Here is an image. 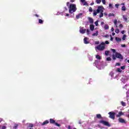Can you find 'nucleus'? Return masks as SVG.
I'll return each instance as SVG.
<instances>
[{
  "label": "nucleus",
  "mask_w": 129,
  "mask_h": 129,
  "mask_svg": "<svg viewBox=\"0 0 129 129\" xmlns=\"http://www.w3.org/2000/svg\"><path fill=\"white\" fill-rule=\"evenodd\" d=\"M103 10H104V8H103V6H98V9L96 10V11H93V16H96V15L99 14L100 13L99 18H102V17H103Z\"/></svg>",
  "instance_id": "f257e3e1"
},
{
  "label": "nucleus",
  "mask_w": 129,
  "mask_h": 129,
  "mask_svg": "<svg viewBox=\"0 0 129 129\" xmlns=\"http://www.w3.org/2000/svg\"><path fill=\"white\" fill-rule=\"evenodd\" d=\"M77 11V8H76V5L75 4H71L70 5V9L69 10V12L70 14H73V13H75V12Z\"/></svg>",
  "instance_id": "f03ea898"
},
{
  "label": "nucleus",
  "mask_w": 129,
  "mask_h": 129,
  "mask_svg": "<svg viewBox=\"0 0 129 129\" xmlns=\"http://www.w3.org/2000/svg\"><path fill=\"white\" fill-rule=\"evenodd\" d=\"M105 43L104 42L101 43L100 44L98 45L96 48L97 49V50H99V51H103L104 49H105V46L104 45Z\"/></svg>",
  "instance_id": "7ed1b4c3"
},
{
  "label": "nucleus",
  "mask_w": 129,
  "mask_h": 129,
  "mask_svg": "<svg viewBox=\"0 0 129 129\" xmlns=\"http://www.w3.org/2000/svg\"><path fill=\"white\" fill-rule=\"evenodd\" d=\"M49 122L51 124H55V125H56V126H58V127L61 126V125L60 124L56 122V121H55V120H54V119L50 118L49 119Z\"/></svg>",
  "instance_id": "20e7f679"
},
{
  "label": "nucleus",
  "mask_w": 129,
  "mask_h": 129,
  "mask_svg": "<svg viewBox=\"0 0 129 129\" xmlns=\"http://www.w3.org/2000/svg\"><path fill=\"white\" fill-rule=\"evenodd\" d=\"M108 114L109 115V118L114 120V119L115 118V112H109L108 113Z\"/></svg>",
  "instance_id": "39448f33"
},
{
  "label": "nucleus",
  "mask_w": 129,
  "mask_h": 129,
  "mask_svg": "<svg viewBox=\"0 0 129 129\" xmlns=\"http://www.w3.org/2000/svg\"><path fill=\"white\" fill-rule=\"evenodd\" d=\"M100 123H102V124H103L104 125H105L106 126H110V125L109 124V122L105 121V120H100L99 121Z\"/></svg>",
  "instance_id": "423d86ee"
},
{
  "label": "nucleus",
  "mask_w": 129,
  "mask_h": 129,
  "mask_svg": "<svg viewBox=\"0 0 129 129\" xmlns=\"http://www.w3.org/2000/svg\"><path fill=\"white\" fill-rule=\"evenodd\" d=\"M115 56L116 58H118V59H120L121 60H123V56L120 53L116 52Z\"/></svg>",
  "instance_id": "0eeeda50"
},
{
  "label": "nucleus",
  "mask_w": 129,
  "mask_h": 129,
  "mask_svg": "<svg viewBox=\"0 0 129 129\" xmlns=\"http://www.w3.org/2000/svg\"><path fill=\"white\" fill-rule=\"evenodd\" d=\"M118 121H119V122H120L121 123H125V120L124 119H123L122 118H119Z\"/></svg>",
  "instance_id": "6e6552de"
},
{
  "label": "nucleus",
  "mask_w": 129,
  "mask_h": 129,
  "mask_svg": "<svg viewBox=\"0 0 129 129\" xmlns=\"http://www.w3.org/2000/svg\"><path fill=\"white\" fill-rule=\"evenodd\" d=\"M83 15V14L82 13H79V14L76 16V19H77V20H79V19H80V18L82 17Z\"/></svg>",
  "instance_id": "1a4fd4ad"
},
{
  "label": "nucleus",
  "mask_w": 129,
  "mask_h": 129,
  "mask_svg": "<svg viewBox=\"0 0 129 129\" xmlns=\"http://www.w3.org/2000/svg\"><path fill=\"white\" fill-rule=\"evenodd\" d=\"M121 115H123V113H122V111H120L118 112V114L116 115V117H120Z\"/></svg>",
  "instance_id": "9d476101"
},
{
  "label": "nucleus",
  "mask_w": 129,
  "mask_h": 129,
  "mask_svg": "<svg viewBox=\"0 0 129 129\" xmlns=\"http://www.w3.org/2000/svg\"><path fill=\"white\" fill-rule=\"evenodd\" d=\"M80 32L81 34H85V32H86V29H81L80 30Z\"/></svg>",
  "instance_id": "9b49d317"
},
{
  "label": "nucleus",
  "mask_w": 129,
  "mask_h": 129,
  "mask_svg": "<svg viewBox=\"0 0 129 129\" xmlns=\"http://www.w3.org/2000/svg\"><path fill=\"white\" fill-rule=\"evenodd\" d=\"M88 20H89V23H90V24H93V23L94 22V21H93V19H92L91 17H88Z\"/></svg>",
  "instance_id": "f8f14e48"
},
{
  "label": "nucleus",
  "mask_w": 129,
  "mask_h": 129,
  "mask_svg": "<svg viewBox=\"0 0 129 129\" xmlns=\"http://www.w3.org/2000/svg\"><path fill=\"white\" fill-rule=\"evenodd\" d=\"M49 123V120H46L43 123H41V125H45V124H48Z\"/></svg>",
  "instance_id": "ddd939ff"
},
{
  "label": "nucleus",
  "mask_w": 129,
  "mask_h": 129,
  "mask_svg": "<svg viewBox=\"0 0 129 129\" xmlns=\"http://www.w3.org/2000/svg\"><path fill=\"white\" fill-rule=\"evenodd\" d=\"M96 118H99V119H102V116H101V114H97L96 115Z\"/></svg>",
  "instance_id": "4468645a"
},
{
  "label": "nucleus",
  "mask_w": 129,
  "mask_h": 129,
  "mask_svg": "<svg viewBox=\"0 0 129 129\" xmlns=\"http://www.w3.org/2000/svg\"><path fill=\"white\" fill-rule=\"evenodd\" d=\"M84 44H89V41H87V37H85L84 39Z\"/></svg>",
  "instance_id": "2eb2a0df"
},
{
  "label": "nucleus",
  "mask_w": 129,
  "mask_h": 129,
  "mask_svg": "<svg viewBox=\"0 0 129 129\" xmlns=\"http://www.w3.org/2000/svg\"><path fill=\"white\" fill-rule=\"evenodd\" d=\"M90 29L91 31H94V25H93V24L90 25Z\"/></svg>",
  "instance_id": "dca6fc26"
},
{
  "label": "nucleus",
  "mask_w": 129,
  "mask_h": 129,
  "mask_svg": "<svg viewBox=\"0 0 129 129\" xmlns=\"http://www.w3.org/2000/svg\"><path fill=\"white\" fill-rule=\"evenodd\" d=\"M104 28L105 30H108L109 29V26L107 24H105Z\"/></svg>",
  "instance_id": "f3484780"
},
{
  "label": "nucleus",
  "mask_w": 129,
  "mask_h": 129,
  "mask_svg": "<svg viewBox=\"0 0 129 129\" xmlns=\"http://www.w3.org/2000/svg\"><path fill=\"white\" fill-rule=\"evenodd\" d=\"M115 40L117 42H120L121 41V38L119 37H115Z\"/></svg>",
  "instance_id": "a211bd4d"
},
{
  "label": "nucleus",
  "mask_w": 129,
  "mask_h": 129,
  "mask_svg": "<svg viewBox=\"0 0 129 129\" xmlns=\"http://www.w3.org/2000/svg\"><path fill=\"white\" fill-rule=\"evenodd\" d=\"M114 24V25L117 27V20L116 19L114 20V22H113Z\"/></svg>",
  "instance_id": "6ab92c4d"
},
{
  "label": "nucleus",
  "mask_w": 129,
  "mask_h": 129,
  "mask_svg": "<svg viewBox=\"0 0 129 129\" xmlns=\"http://www.w3.org/2000/svg\"><path fill=\"white\" fill-rule=\"evenodd\" d=\"M92 36H93V37H94V36H98V31H97L96 32V33H93V34H92Z\"/></svg>",
  "instance_id": "aec40b11"
},
{
  "label": "nucleus",
  "mask_w": 129,
  "mask_h": 129,
  "mask_svg": "<svg viewBox=\"0 0 129 129\" xmlns=\"http://www.w3.org/2000/svg\"><path fill=\"white\" fill-rule=\"evenodd\" d=\"M96 59H98V60H100L101 59V57L99 55H96Z\"/></svg>",
  "instance_id": "412c9836"
},
{
  "label": "nucleus",
  "mask_w": 129,
  "mask_h": 129,
  "mask_svg": "<svg viewBox=\"0 0 129 129\" xmlns=\"http://www.w3.org/2000/svg\"><path fill=\"white\" fill-rule=\"evenodd\" d=\"M18 126H19V124H15L14 126L13 127V129H17V128H18Z\"/></svg>",
  "instance_id": "4be33fe9"
},
{
  "label": "nucleus",
  "mask_w": 129,
  "mask_h": 129,
  "mask_svg": "<svg viewBox=\"0 0 129 129\" xmlns=\"http://www.w3.org/2000/svg\"><path fill=\"white\" fill-rule=\"evenodd\" d=\"M126 8H125V6H123V7H122L121 11H126Z\"/></svg>",
  "instance_id": "5701e85b"
},
{
  "label": "nucleus",
  "mask_w": 129,
  "mask_h": 129,
  "mask_svg": "<svg viewBox=\"0 0 129 129\" xmlns=\"http://www.w3.org/2000/svg\"><path fill=\"white\" fill-rule=\"evenodd\" d=\"M115 15L113 13H109L108 14L109 17H114Z\"/></svg>",
  "instance_id": "b1692460"
},
{
  "label": "nucleus",
  "mask_w": 129,
  "mask_h": 129,
  "mask_svg": "<svg viewBox=\"0 0 129 129\" xmlns=\"http://www.w3.org/2000/svg\"><path fill=\"white\" fill-rule=\"evenodd\" d=\"M126 39V35H125L124 34V35H123L122 39L123 40V41H124V40H125Z\"/></svg>",
  "instance_id": "393cba45"
},
{
  "label": "nucleus",
  "mask_w": 129,
  "mask_h": 129,
  "mask_svg": "<svg viewBox=\"0 0 129 129\" xmlns=\"http://www.w3.org/2000/svg\"><path fill=\"white\" fill-rule=\"evenodd\" d=\"M121 105H122V106H126V104H125V103L123 101H121Z\"/></svg>",
  "instance_id": "a878e982"
},
{
  "label": "nucleus",
  "mask_w": 129,
  "mask_h": 129,
  "mask_svg": "<svg viewBox=\"0 0 129 129\" xmlns=\"http://www.w3.org/2000/svg\"><path fill=\"white\" fill-rule=\"evenodd\" d=\"M96 3L98 5H99V4H100V3H101V0H96Z\"/></svg>",
  "instance_id": "bb28decb"
},
{
  "label": "nucleus",
  "mask_w": 129,
  "mask_h": 129,
  "mask_svg": "<svg viewBox=\"0 0 129 129\" xmlns=\"http://www.w3.org/2000/svg\"><path fill=\"white\" fill-rule=\"evenodd\" d=\"M122 18H123V20H124L125 22H126V21H127V18L124 17V15H123V16H122Z\"/></svg>",
  "instance_id": "cd10ccee"
},
{
  "label": "nucleus",
  "mask_w": 129,
  "mask_h": 129,
  "mask_svg": "<svg viewBox=\"0 0 129 129\" xmlns=\"http://www.w3.org/2000/svg\"><path fill=\"white\" fill-rule=\"evenodd\" d=\"M112 59H113V60H116V56L115 55H114V54L112 55Z\"/></svg>",
  "instance_id": "c85d7f7f"
},
{
  "label": "nucleus",
  "mask_w": 129,
  "mask_h": 129,
  "mask_svg": "<svg viewBox=\"0 0 129 129\" xmlns=\"http://www.w3.org/2000/svg\"><path fill=\"white\" fill-rule=\"evenodd\" d=\"M38 22L39 24H43V20L42 19H39Z\"/></svg>",
  "instance_id": "c756f323"
},
{
  "label": "nucleus",
  "mask_w": 129,
  "mask_h": 129,
  "mask_svg": "<svg viewBox=\"0 0 129 129\" xmlns=\"http://www.w3.org/2000/svg\"><path fill=\"white\" fill-rule=\"evenodd\" d=\"M109 54V51L106 50L105 51V54L106 55V56L108 55V54Z\"/></svg>",
  "instance_id": "7c9ffc66"
},
{
  "label": "nucleus",
  "mask_w": 129,
  "mask_h": 129,
  "mask_svg": "<svg viewBox=\"0 0 129 129\" xmlns=\"http://www.w3.org/2000/svg\"><path fill=\"white\" fill-rule=\"evenodd\" d=\"M115 33H116V34H118V33H119V29H116L115 30Z\"/></svg>",
  "instance_id": "2f4dec72"
},
{
  "label": "nucleus",
  "mask_w": 129,
  "mask_h": 129,
  "mask_svg": "<svg viewBox=\"0 0 129 129\" xmlns=\"http://www.w3.org/2000/svg\"><path fill=\"white\" fill-rule=\"evenodd\" d=\"M34 127V124L32 123H29V127Z\"/></svg>",
  "instance_id": "473e14b6"
},
{
  "label": "nucleus",
  "mask_w": 129,
  "mask_h": 129,
  "mask_svg": "<svg viewBox=\"0 0 129 129\" xmlns=\"http://www.w3.org/2000/svg\"><path fill=\"white\" fill-rule=\"evenodd\" d=\"M89 11L91 13H92V12H93V10L92 9V8L90 7L89 9Z\"/></svg>",
  "instance_id": "72a5a7b5"
},
{
  "label": "nucleus",
  "mask_w": 129,
  "mask_h": 129,
  "mask_svg": "<svg viewBox=\"0 0 129 129\" xmlns=\"http://www.w3.org/2000/svg\"><path fill=\"white\" fill-rule=\"evenodd\" d=\"M116 72H119L120 73H121V70H120V69L118 68V69L116 70Z\"/></svg>",
  "instance_id": "f704fd0d"
},
{
  "label": "nucleus",
  "mask_w": 129,
  "mask_h": 129,
  "mask_svg": "<svg viewBox=\"0 0 129 129\" xmlns=\"http://www.w3.org/2000/svg\"><path fill=\"white\" fill-rule=\"evenodd\" d=\"M83 3V6H88V3H87V2L85 1Z\"/></svg>",
  "instance_id": "c9c22d12"
},
{
  "label": "nucleus",
  "mask_w": 129,
  "mask_h": 129,
  "mask_svg": "<svg viewBox=\"0 0 129 129\" xmlns=\"http://www.w3.org/2000/svg\"><path fill=\"white\" fill-rule=\"evenodd\" d=\"M95 25L97 27L98 26V21H96L95 22Z\"/></svg>",
  "instance_id": "e433bc0d"
},
{
  "label": "nucleus",
  "mask_w": 129,
  "mask_h": 129,
  "mask_svg": "<svg viewBox=\"0 0 129 129\" xmlns=\"http://www.w3.org/2000/svg\"><path fill=\"white\" fill-rule=\"evenodd\" d=\"M107 61H111V58L110 57H108L106 58Z\"/></svg>",
  "instance_id": "4c0bfd02"
},
{
  "label": "nucleus",
  "mask_w": 129,
  "mask_h": 129,
  "mask_svg": "<svg viewBox=\"0 0 129 129\" xmlns=\"http://www.w3.org/2000/svg\"><path fill=\"white\" fill-rule=\"evenodd\" d=\"M121 69H122V70H124L125 69V66H123L122 67H121Z\"/></svg>",
  "instance_id": "58836bf2"
},
{
  "label": "nucleus",
  "mask_w": 129,
  "mask_h": 129,
  "mask_svg": "<svg viewBox=\"0 0 129 129\" xmlns=\"http://www.w3.org/2000/svg\"><path fill=\"white\" fill-rule=\"evenodd\" d=\"M102 2L103 5H105V4H106V1H105V0H102Z\"/></svg>",
  "instance_id": "ea45409f"
},
{
  "label": "nucleus",
  "mask_w": 129,
  "mask_h": 129,
  "mask_svg": "<svg viewBox=\"0 0 129 129\" xmlns=\"http://www.w3.org/2000/svg\"><path fill=\"white\" fill-rule=\"evenodd\" d=\"M121 47L125 48V47H126V45L125 44H121Z\"/></svg>",
  "instance_id": "a19ab883"
},
{
  "label": "nucleus",
  "mask_w": 129,
  "mask_h": 129,
  "mask_svg": "<svg viewBox=\"0 0 129 129\" xmlns=\"http://www.w3.org/2000/svg\"><path fill=\"white\" fill-rule=\"evenodd\" d=\"M109 8H110L111 9L112 8H113V7H112V4H109Z\"/></svg>",
  "instance_id": "79ce46f5"
},
{
  "label": "nucleus",
  "mask_w": 129,
  "mask_h": 129,
  "mask_svg": "<svg viewBox=\"0 0 129 129\" xmlns=\"http://www.w3.org/2000/svg\"><path fill=\"white\" fill-rule=\"evenodd\" d=\"M119 27L120 29H122V28L123 27V25H122V24H120L119 25Z\"/></svg>",
  "instance_id": "37998d69"
},
{
  "label": "nucleus",
  "mask_w": 129,
  "mask_h": 129,
  "mask_svg": "<svg viewBox=\"0 0 129 129\" xmlns=\"http://www.w3.org/2000/svg\"><path fill=\"white\" fill-rule=\"evenodd\" d=\"M104 44H106V45H108V44H109V42H108V41H105Z\"/></svg>",
  "instance_id": "c03bdc74"
},
{
  "label": "nucleus",
  "mask_w": 129,
  "mask_h": 129,
  "mask_svg": "<svg viewBox=\"0 0 129 129\" xmlns=\"http://www.w3.org/2000/svg\"><path fill=\"white\" fill-rule=\"evenodd\" d=\"M111 51H112L113 53H115L116 50L115 49H111Z\"/></svg>",
  "instance_id": "a18cd8bd"
},
{
  "label": "nucleus",
  "mask_w": 129,
  "mask_h": 129,
  "mask_svg": "<svg viewBox=\"0 0 129 129\" xmlns=\"http://www.w3.org/2000/svg\"><path fill=\"white\" fill-rule=\"evenodd\" d=\"M86 32H87V34L89 35V32H90V31H89V29H87Z\"/></svg>",
  "instance_id": "49530a36"
},
{
  "label": "nucleus",
  "mask_w": 129,
  "mask_h": 129,
  "mask_svg": "<svg viewBox=\"0 0 129 129\" xmlns=\"http://www.w3.org/2000/svg\"><path fill=\"white\" fill-rule=\"evenodd\" d=\"M103 37H104V38H108L109 36L108 35H104Z\"/></svg>",
  "instance_id": "de8ad7c7"
},
{
  "label": "nucleus",
  "mask_w": 129,
  "mask_h": 129,
  "mask_svg": "<svg viewBox=\"0 0 129 129\" xmlns=\"http://www.w3.org/2000/svg\"><path fill=\"white\" fill-rule=\"evenodd\" d=\"M115 6L116 9H118V6H119V5H118V4H115Z\"/></svg>",
  "instance_id": "09e8293b"
},
{
  "label": "nucleus",
  "mask_w": 129,
  "mask_h": 129,
  "mask_svg": "<svg viewBox=\"0 0 129 129\" xmlns=\"http://www.w3.org/2000/svg\"><path fill=\"white\" fill-rule=\"evenodd\" d=\"M116 66H120V64L119 63H116Z\"/></svg>",
  "instance_id": "8fccbe9b"
},
{
  "label": "nucleus",
  "mask_w": 129,
  "mask_h": 129,
  "mask_svg": "<svg viewBox=\"0 0 129 129\" xmlns=\"http://www.w3.org/2000/svg\"><path fill=\"white\" fill-rule=\"evenodd\" d=\"M111 38H110V41H113V37H112V36H111V35L110 36Z\"/></svg>",
  "instance_id": "3c124183"
},
{
  "label": "nucleus",
  "mask_w": 129,
  "mask_h": 129,
  "mask_svg": "<svg viewBox=\"0 0 129 129\" xmlns=\"http://www.w3.org/2000/svg\"><path fill=\"white\" fill-rule=\"evenodd\" d=\"M68 129H72V128H71V126L69 125H68Z\"/></svg>",
  "instance_id": "603ef678"
},
{
  "label": "nucleus",
  "mask_w": 129,
  "mask_h": 129,
  "mask_svg": "<svg viewBox=\"0 0 129 129\" xmlns=\"http://www.w3.org/2000/svg\"><path fill=\"white\" fill-rule=\"evenodd\" d=\"M121 34H122L123 35V34H124V30H122L121 32Z\"/></svg>",
  "instance_id": "864d4df0"
},
{
  "label": "nucleus",
  "mask_w": 129,
  "mask_h": 129,
  "mask_svg": "<svg viewBox=\"0 0 129 129\" xmlns=\"http://www.w3.org/2000/svg\"><path fill=\"white\" fill-rule=\"evenodd\" d=\"M91 6H93V5H94V2H92L91 3Z\"/></svg>",
  "instance_id": "5fc2aeb1"
},
{
  "label": "nucleus",
  "mask_w": 129,
  "mask_h": 129,
  "mask_svg": "<svg viewBox=\"0 0 129 129\" xmlns=\"http://www.w3.org/2000/svg\"><path fill=\"white\" fill-rule=\"evenodd\" d=\"M95 44H96L97 45H98V44H99V41L96 42Z\"/></svg>",
  "instance_id": "6e6d98bb"
},
{
  "label": "nucleus",
  "mask_w": 129,
  "mask_h": 129,
  "mask_svg": "<svg viewBox=\"0 0 129 129\" xmlns=\"http://www.w3.org/2000/svg\"><path fill=\"white\" fill-rule=\"evenodd\" d=\"M111 31L112 32H113V31H114V28H113V27H112Z\"/></svg>",
  "instance_id": "4d7b16f0"
},
{
  "label": "nucleus",
  "mask_w": 129,
  "mask_h": 129,
  "mask_svg": "<svg viewBox=\"0 0 129 129\" xmlns=\"http://www.w3.org/2000/svg\"><path fill=\"white\" fill-rule=\"evenodd\" d=\"M75 2V0H71V3H74Z\"/></svg>",
  "instance_id": "13d9d810"
},
{
  "label": "nucleus",
  "mask_w": 129,
  "mask_h": 129,
  "mask_svg": "<svg viewBox=\"0 0 129 129\" xmlns=\"http://www.w3.org/2000/svg\"><path fill=\"white\" fill-rule=\"evenodd\" d=\"M34 16L37 17V18H39V16L37 14H35Z\"/></svg>",
  "instance_id": "bf43d9fd"
},
{
  "label": "nucleus",
  "mask_w": 129,
  "mask_h": 129,
  "mask_svg": "<svg viewBox=\"0 0 129 129\" xmlns=\"http://www.w3.org/2000/svg\"><path fill=\"white\" fill-rule=\"evenodd\" d=\"M101 25H104V22H101Z\"/></svg>",
  "instance_id": "052dcab7"
},
{
  "label": "nucleus",
  "mask_w": 129,
  "mask_h": 129,
  "mask_svg": "<svg viewBox=\"0 0 129 129\" xmlns=\"http://www.w3.org/2000/svg\"><path fill=\"white\" fill-rule=\"evenodd\" d=\"M81 3H84L85 0H81Z\"/></svg>",
  "instance_id": "680f3d73"
},
{
  "label": "nucleus",
  "mask_w": 129,
  "mask_h": 129,
  "mask_svg": "<svg viewBox=\"0 0 129 129\" xmlns=\"http://www.w3.org/2000/svg\"><path fill=\"white\" fill-rule=\"evenodd\" d=\"M112 36H114L115 35V33L114 32H113L112 33Z\"/></svg>",
  "instance_id": "e2e57ef3"
},
{
  "label": "nucleus",
  "mask_w": 129,
  "mask_h": 129,
  "mask_svg": "<svg viewBox=\"0 0 129 129\" xmlns=\"http://www.w3.org/2000/svg\"><path fill=\"white\" fill-rule=\"evenodd\" d=\"M104 16H107V13H104Z\"/></svg>",
  "instance_id": "0e129e2a"
},
{
  "label": "nucleus",
  "mask_w": 129,
  "mask_h": 129,
  "mask_svg": "<svg viewBox=\"0 0 129 129\" xmlns=\"http://www.w3.org/2000/svg\"><path fill=\"white\" fill-rule=\"evenodd\" d=\"M66 17H69V14H66Z\"/></svg>",
  "instance_id": "69168bd1"
},
{
  "label": "nucleus",
  "mask_w": 129,
  "mask_h": 129,
  "mask_svg": "<svg viewBox=\"0 0 129 129\" xmlns=\"http://www.w3.org/2000/svg\"><path fill=\"white\" fill-rule=\"evenodd\" d=\"M79 124H81V121H79Z\"/></svg>",
  "instance_id": "338daca9"
},
{
  "label": "nucleus",
  "mask_w": 129,
  "mask_h": 129,
  "mask_svg": "<svg viewBox=\"0 0 129 129\" xmlns=\"http://www.w3.org/2000/svg\"><path fill=\"white\" fill-rule=\"evenodd\" d=\"M127 62H128V63H129V59H128V60H127Z\"/></svg>",
  "instance_id": "774afa93"
}]
</instances>
